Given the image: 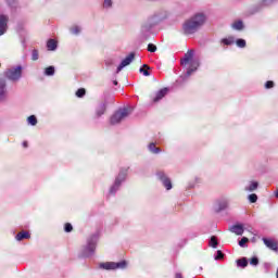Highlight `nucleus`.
Masks as SVG:
<instances>
[{"instance_id":"obj_1","label":"nucleus","mask_w":278,"mask_h":278,"mask_svg":"<svg viewBox=\"0 0 278 278\" xmlns=\"http://www.w3.org/2000/svg\"><path fill=\"white\" fill-rule=\"evenodd\" d=\"M205 21H207V15L205 13H195L189 20H187L182 25V31L185 36H192V34H197L201 27L205 25Z\"/></svg>"},{"instance_id":"obj_2","label":"nucleus","mask_w":278,"mask_h":278,"mask_svg":"<svg viewBox=\"0 0 278 278\" xmlns=\"http://www.w3.org/2000/svg\"><path fill=\"white\" fill-rule=\"evenodd\" d=\"M166 16L162 15V12L154 13L150 16L146 22L142 23L140 29V38L142 40H149L151 38V34H153V27H157L164 21Z\"/></svg>"},{"instance_id":"obj_3","label":"nucleus","mask_w":278,"mask_h":278,"mask_svg":"<svg viewBox=\"0 0 278 278\" xmlns=\"http://www.w3.org/2000/svg\"><path fill=\"white\" fill-rule=\"evenodd\" d=\"M99 242V232H94L87 239V244L83 247L80 252L81 257H92L97 251V244Z\"/></svg>"},{"instance_id":"obj_4","label":"nucleus","mask_w":278,"mask_h":278,"mask_svg":"<svg viewBox=\"0 0 278 278\" xmlns=\"http://www.w3.org/2000/svg\"><path fill=\"white\" fill-rule=\"evenodd\" d=\"M181 66L190 64V67L187 70L186 77H190L199 68V60H194V50H188V52L180 60Z\"/></svg>"},{"instance_id":"obj_5","label":"nucleus","mask_w":278,"mask_h":278,"mask_svg":"<svg viewBox=\"0 0 278 278\" xmlns=\"http://www.w3.org/2000/svg\"><path fill=\"white\" fill-rule=\"evenodd\" d=\"M4 77H7V79H9L10 81H18L21 77H23V66L17 65L8 68L4 72Z\"/></svg>"},{"instance_id":"obj_6","label":"nucleus","mask_w":278,"mask_h":278,"mask_svg":"<svg viewBox=\"0 0 278 278\" xmlns=\"http://www.w3.org/2000/svg\"><path fill=\"white\" fill-rule=\"evenodd\" d=\"M125 179H127V168H122L119 170V174L115 178L113 186L110 188V194H114L115 192H118V190L121 189V184H123Z\"/></svg>"},{"instance_id":"obj_7","label":"nucleus","mask_w":278,"mask_h":278,"mask_svg":"<svg viewBox=\"0 0 278 278\" xmlns=\"http://www.w3.org/2000/svg\"><path fill=\"white\" fill-rule=\"evenodd\" d=\"M129 116V109H119L116 111L111 117V125H118L123 118H127Z\"/></svg>"},{"instance_id":"obj_8","label":"nucleus","mask_w":278,"mask_h":278,"mask_svg":"<svg viewBox=\"0 0 278 278\" xmlns=\"http://www.w3.org/2000/svg\"><path fill=\"white\" fill-rule=\"evenodd\" d=\"M100 268H103L104 270H116L118 268H127V261H122L118 263L114 262H106V263H101Z\"/></svg>"},{"instance_id":"obj_9","label":"nucleus","mask_w":278,"mask_h":278,"mask_svg":"<svg viewBox=\"0 0 278 278\" xmlns=\"http://www.w3.org/2000/svg\"><path fill=\"white\" fill-rule=\"evenodd\" d=\"M156 177L160 179V181H162L164 188H166V190H173V182L170 181V178H168V176H166V174L162 170L156 173Z\"/></svg>"},{"instance_id":"obj_10","label":"nucleus","mask_w":278,"mask_h":278,"mask_svg":"<svg viewBox=\"0 0 278 278\" xmlns=\"http://www.w3.org/2000/svg\"><path fill=\"white\" fill-rule=\"evenodd\" d=\"M135 58H136L135 52H131L130 54H128V56H126L117 66L116 73H121V71H123L125 68V66H129V64H131V62H134Z\"/></svg>"},{"instance_id":"obj_11","label":"nucleus","mask_w":278,"mask_h":278,"mask_svg":"<svg viewBox=\"0 0 278 278\" xmlns=\"http://www.w3.org/2000/svg\"><path fill=\"white\" fill-rule=\"evenodd\" d=\"M8 97V83L5 79L0 78V101H5Z\"/></svg>"},{"instance_id":"obj_12","label":"nucleus","mask_w":278,"mask_h":278,"mask_svg":"<svg viewBox=\"0 0 278 278\" xmlns=\"http://www.w3.org/2000/svg\"><path fill=\"white\" fill-rule=\"evenodd\" d=\"M8 15H0V36H3L8 31Z\"/></svg>"},{"instance_id":"obj_13","label":"nucleus","mask_w":278,"mask_h":278,"mask_svg":"<svg viewBox=\"0 0 278 278\" xmlns=\"http://www.w3.org/2000/svg\"><path fill=\"white\" fill-rule=\"evenodd\" d=\"M105 110H108V101L101 102L96 109L97 118H101L105 114Z\"/></svg>"},{"instance_id":"obj_14","label":"nucleus","mask_w":278,"mask_h":278,"mask_svg":"<svg viewBox=\"0 0 278 278\" xmlns=\"http://www.w3.org/2000/svg\"><path fill=\"white\" fill-rule=\"evenodd\" d=\"M229 231H231V233H236V236H242V233H244V226L242 224L232 225L229 228Z\"/></svg>"},{"instance_id":"obj_15","label":"nucleus","mask_w":278,"mask_h":278,"mask_svg":"<svg viewBox=\"0 0 278 278\" xmlns=\"http://www.w3.org/2000/svg\"><path fill=\"white\" fill-rule=\"evenodd\" d=\"M166 94H168V88H163L159 90L155 98L153 99L154 103H157V101H162V99H164Z\"/></svg>"},{"instance_id":"obj_16","label":"nucleus","mask_w":278,"mask_h":278,"mask_svg":"<svg viewBox=\"0 0 278 278\" xmlns=\"http://www.w3.org/2000/svg\"><path fill=\"white\" fill-rule=\"evenodd\" d=\"M263 242L268 249H271V251H278V244L273 239L264 238Z\"/></svg>"},{"instance_id":"obj_17","label":"nucleus","mask_w":278,"mask_h":278,"mask_svg":"<svg viewBox=\"0 0 278 278\" xmlns=\"http://www.w3.org/2000/svg\"><path fill=\"white\" fill-rule=\"evenodd\" d=\"M228 206H229V202L227 200H222V201L217 202V207L215 208V211L223 212V211L227 210Z\"/></svg>"},{"instance_id":"obj_18","label":"nucleus","mask_w":278,"mask_h":278,"mask_svg":"<svg viewBox=\"0 0 278 278\" xmlns=\"http://www.w3.org/2000/svg\"><path fill=\"white\" fill-rule=\"evenodd\" d=\"M29 238H31V236L29 235L28 231H22L18 232L15 237V239L21 242V240H29Z\"/></svg>"},{"instance_id":"obj_19","label":"nucleus","mask_w":278,"mask_h":278,"mask_svg":"<svg viewBox=\"0 0 278 278\" xmlns=\"http://www.w3.org/2000/svg\"><path fill=\"white\" fill-rule=\"evenodd\" d=\"M222 45H225L226 47H231L236 42V38L233 36H230L228 38H223L222 39Z\"/></svg>"},{"instance_id":"obj_20","label":"nucleus","mask_w":278,"mask_h":278,"mask_svg":"<svg viewBox=\"0 0 278 278\" xmlns=\"http://www.w3.org/2000/svg\"><path fill=\"white\" fill-rule=\"evenodd\" d=\"M48 51H55L58 49V41L55 39H49L47 42Z\"/></svg>"},{"instance_id":"obj_21","label":"nucleus","mask_w":278,"mask_h":278,"mask_svg":"<svg viewBox=\"0 0 278 278\" xmlns=\"http://www.w3.org/2000/svg\"><path fill=\"white\" fill-rule=\"evenodd\" d=\"M45 75L47 77H53L55 75V66L50 65L48 67L45 68Z\"/></svg>"},{"instance_id":"obj_22","label":"nucleus","mask_w":278,"mask_h":278,"mask_svg":"<svg viewBox=\"0 0 278 278\" xmlns=\"http://www.w3.org/2000/svg\"><path fill=\"white\" fill-rule=\"evenodd\" d=\"M237 266L239 268H247V266H249V260H247V257H241L237 260Z\"/></svg>"},{"instance_id":"obj_23","label":"nucleus","mask_w":278,"mask_h":278,"mask_svg":"<svg viewBox=\"0 0 278 278\" xmlns=\"http://www.w3.org/2000/svg\"><path fill=\"white\" fill-rule=\"evenodd\" d=\"M232 29H236L237 31H242L244 29V23L239 20L232 24Z\"/></svg>"},{"instance_id":"obj_24","label":"nucleus","mask_w":278,"mask_h":278,"mask_svg":"<svg viewBox=\"0 0 278 278\" xmlns=\"http://www.w3.org/2000/svg\"><path fill=\"white\" fill-rule=\"evenodd\" d=\"M151 70V67L147 64H143L140 70L139 73H142L144 75V77H149L151 75V72H149Z\"/></svg>"},{"instance_id":"obj_25","label":"nucleus","mask_w":278,"mask_h":278,"mask_svg":"<svg viewBox=\"0 0 278 278\" xmlns=\"http://www.w3.org/2000/svg\"><path fill=\"white\" fill-rule=\"evenodd\" d=\"M208 247H212V249L218 248V238L216 236H212L208 241Z\"/></svg>"},{"instance_id":"obj_26","label":"nucleus","mask_w":278,"mask_h":278,"mask_svg":"<svg viewBox=\"0 0 278 278\" xmlns=\"http://www.w3.org/2000/svg\"><path fill=\"white\" fill-rule=\"evenodd\" d=\"M260 184L257 181H252L249 187H245L247 192H254V190H257Z\"/></svg>"},{"instance_id":"obj_27","label":"nucleus","mask_w":278,"mask_h":278,"mask_svg":"<svg viewBox=\"0 0 278 278\" xmlns=\"http://www.w3.org/2000/svg\"><path fill=\"white\" fill-rule=\"evenodd\" d=\"M149 151H151V153H155V154L162 153V149L155 147V143H153V142H151L149 144Z\"/></svg>"},{"instance_id":"obj_28","label":"nucleus","mask_w":278,"mask_h":278,"mask_svg":"<svg viewBox=\"0 0 278 278\" xmlns=\"http://www.w3.org/2000/svg\"><path fill=\"white\" fill-rule=\"evenodd\" d=\"M28 125H31L33 127H35V125H38V118L36 117V115H30L27 118Z\"/></svg>"},{"instance_id":"obj_29","label":"nucleus","mask_w":278,"mask_h":278,"mask_svg":"<svg viewBox=\"0 0 278 278\" xmlns=\"http://www.w3.org/2000/svg\"><path fill=\"white\" fill-rule=\"evenodd\" d=\"M277 0H262L261 8H268L273 5V3H276Z\"/></svg>"},{"instance_id":"obj_30","label":"nucleus","mask_w":278,"mask_h":278,"mask_svg":"<svg viewBox=\"0 0 278 278\" xmlns=\"http://www.w3.org/2000/svg\"><path fill=\"white\" fill-rule=\"evenodd\" d=\"M214 260L216 261L225 260V253H223V251L220 250H217L214 255Z\"/></svg>"},{"instance_id":"obj_31","label":"nucleus","mask_w":278,"mask_h":278,"mask_svg":"<svg viewBox=\"0 0 278 278\" xmlns=\"http://www.w3.org/2000/svg\"><path fill=\"white\" fill-rule=\"evenodd\" d=\"M71 34H74L75 36L81 34V27L79 26H73L72 28H70Z\"/></svg>"},{"instance_id":"obj_32","label":"nucleus","mask_w":278,"mask_h":278,"mask_svg":"<svg viewBox=\"0 0 278 278\" xmlns=\"http://www.w3.org/2000/svg\"><path fill=\"white\" fill-rule=\"evenodd\" d=\"M236 45H237V47H239V49H244V47H247V40H244V39H237L236 40Z\"/></svg>"},{"instance_id":"obj_33","label":"nucleus","mask_w":278,"mask_h":278,"mask_svg":"<svg viewBox=\"0 0 278 278\" xmlns=\"http://www.w3.org/2000/svg\"><path fill=\"white\" fill-rule=\"evenodd\" d=\"M76 97H78V99H83V97H86V89L85 88H80L76 91Z\"/></svg>"},{"instance_id":"obj_34","label":"nucleus","mask_w":278,"mask_h":278,"mask_svg":"<svg viewBox=\"0 0 278 278\" xmlns=\"http://www.w3.org/2000/svg\"><path fill=\"white\" fill-rule=\"evenodd\" d=\"M249 242V238L243 237L241 238V240L239 241V247H241L242 249L247 248V243Z\"/></svg>"},{"instance_id":"obj_35","label":"nucleus","mask_w":278,"mask_h":278,"mask_svg":"<svg viewBox=\"0 0 278 278\" xmlns=\"http://www.w3.org/2000/svg\"><path fill=\"white\" fill-rule=\"evenodd\" d=\"M9 8H16L18 5V0H5Z\"/></svg>"},{"instance_id":"obj_36","label":"nucleus","mask_w":278,"mask_h":278,"mask_svg":"<svg viewBox=\"0 0 278 278\" xmlns=\"http://www.w3.org/2000/svg\"><path fill=\"white\" fill-rule=\"evenodd\" d=\"M114 2H112V0H104L103 1V8L104 10H110V8H112Z\"/></svg>"},{"instance_id":"obj_37","label":"nucleus","mask_w":278,"mask_h":278,"mask_svg":"<svg viewBox=\"0 0 278 278\" xmlns=\"http://www.w3.org/2000/svg\"><path fill=\"white\" fill-rule=\"evenodd\" d=\"M148 51L150 53H155V51H157V46L153 45V43H149L148 45Z\"/></svg>"},{"instance_id":"obj_38","label":"nucleus","mask_w":278,"mask_h":278,"mask_svg":"<svg viewBox=\"0 0 278 278\" xmlns=\"http://www.w3.org/2000/svg\"><path fill=\"white\" fill-rule=\"evenodd\" d=\"M250 203H257V194L255 193H251L249 197H248Z\"/></svg>"},{"instance_id":"obj_39","label":"nucleus","mask_w":278,"mask_h":278,"mask_svg":"<svg viewBox=\"0 0 278 278\" xmlns=\"http://www.w3.org/2000/svg\"><path fill=\"white\" fill-rule=\"evenodd\" d=\"M39 58V53H38V50L37 49H34L33 52H31V60L33 62H36Z\"/></svg>"},{"instance_id":"obj_40","label":"nucleus","mask_w":278,"mask_h":278,"mask_svg":"<svg viewBox=\"0 0 278 278\" xmlns=\"http://www.w3.org/2000/svg\"><path fill=\"white\" fill-rule=\"evenodd\" d=\"M64 231L66 233H71V231H73V225L71 223H66L64 226Z\"/></svg>"},{"instance_id":"obj_41","label":"nucleus","mask_w":278,"mask_h":278,"mask_svg":"<svg viewBox=\"0 0 278 278\" xmlns=\"http://www.w3.org/2000/svg\"><path fill=\"white\" fill-rule=\"evenodd\" d=\"M250 264H251V266H257L260 264V258H257V256H253L250 260Z\"/></svg>"},{"instance_id":"obj_42","label":"nucleus","mask_w":278,"mask_h":278,"mask_svg":"<svg viewBox=\"0 0 278 278\" xmlns=\"http://www.w3.org/2000/svg\"><path fill=\"white\" fill-rule=\"evenodd\" d=\"M265 88H266L267 90H270V88H275V83H274L273 80H267V81L265 83Z\"/></svg>"},{"instance_id":"obj_43","label":"nucleus","mask_w":278,"mask_h":278,"mask_svg":"<svg viewBox=\"0 0 278 278\" xmlns=\"http://www.w3.org/2000/svg\"><path fill=\"white\" fill-rule=\"evenodd\" d=\"M112 64H114V61L112 59L105 60L106 66H112Z\"/></svg>"},{"instance_id":"obj_44","label":"nucleus","mask_w":278,"mask_h":278,"mask_svg":"<svg viewBox=\"0 0 278 278\" xmlns=\"http://www.w3.org/2000/svg\"><path fill=\"white\" fill-rule=\"evenodd\" d=\"M23 147H24L25 149H27V147H28L27 141H24V142H23Z\"/></svg>"},{"instance_id":"obj_45","label":"nucleus","mask_w":278,"mask_h":278,"mask_svg":"<svg viewBox=\"0 0 278 278\" xmlns=\"http://www.w3.org/2000/svg\"><path fill=\"white\" fill-rule=\"evenodd\" d=\"M175 278H184V276H181V274L177 273Z\"/></svg>"},{"instance_id":"obj_46","label":"nucleus","mask_w":278,"mask_h":278,"mask_svg":"<svg viewBox=\"0 0 278 278\" xmlns=\"http://www.w3.org/2000/svg\"><path fill=\"white\" fill-rule=\"evenodd\" d=\"M275 197H276V199H278V189L275 192Z\"/></svg>"},{"instance_id":"obj_47","label":"nucleus","mask_w":278,"mask_h":278,"mask_svg":"<svg viewBox=\"0 0 278 278\" xmlns=\"http://www.w3.org/2000/svg\"><path fill=\"white\" fill-rule=\"evenodd\" d=\"M113 84H114V86H118V81H116V80L113 81Z\"/></svg>"}]
</instances>
